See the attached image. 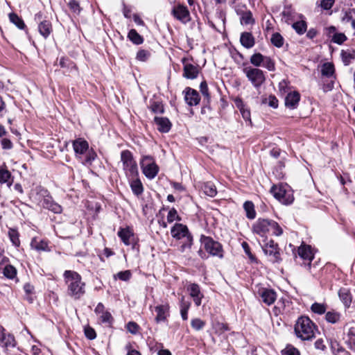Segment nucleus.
Listing matches in <instances>:
<instances>
[{
    "mask_svg": "<svg viewBox=\"0 0 355 355\" xmlns=\"http://www.w3.org/2000/svg\"><path fill=\"white\" fill-rule=\"evenodd\" d=\"M63 278L69 296L79 300L85 295L86 284L82 281V277L78 272L74 270H65Z\"/></svg>",
    "mask_w": 355,
    "mask_h": 355,
    "instance_id": "1",
    "label": "nucleus"
},
{
    "mask_svg": "<svg viewBox=\"0 0 355 355\" xmlns=\"http://www.w3.org/2000/svg\"><path fill=\"white\" fill-rule=\"evenodd\" d=\"M30 198L40 207L49 209L55 214H60L62 211V207L53 200L49 191L42 186L33 189L30 193Z\"/></svg>",
    "mask_w": 355,
    "mask_h": 355,
    "instance_id": "2",
    "label": "nucleus"
},
{
    "mask_svg": "<svg viewBox=\"0 0 355 355\" xmlns=\"http://www.w3.org/2000/svg\"><path fill=\"white\" fill-rule=\"evenodd\" d=\"M254 233L264 236L267 234L280 236L283 233L282 228L275 220L265 218H259L252 225Z\"/></svg>",
    "mask_w": 355,
    "mask_h": 355,
    "instance_id": "3",
    "label": "nucleus"
},
{
    "mask_svg": "<svg viewBox=\"0 0 355 355\" xmlns=\"http://www.w3.org/2000/svg\"><path fill=\"white\" fill-rule=\"evenodd\" d=\"M316 326L306 316H301L297 319L294 327L297 337L302 340H309L315 337Z\"/></svg>",
    "mask_w": 355,
    "mask_h": 355,
    "instance_id": "4",
    "label": "nucleus"
},
{
    "mask_svg": "<svg viewBox=\"0 0 355 355\" xmlns=\"http://www.w3.org/2000/svg\"><path fill=\"white\" fill-rule=\"evenodd\" d=\"M121 161L123 164V168L128 178H135L138 176L139 173L137 164L130 151L128 150L121 151Z\"/></svg>",
    "mask_w": 355,
    "mask_h": 355,
    "instance_id": "5",
    "label": "nucleus"
},
{
    "mask_svg": "<svg viewBox=\"0 0 355 355\" xmlns=\"http://www.w3.org/2000/svg\"><path fill=\"white\" fill-rule=\"evenodd\" d=\"M140 164L143 173L148 179L153 180L156 177L159 172V166L156 164L153 157L143 156Z\"/></svg>",
    "mask_w": 355,
    "mask_h": 355,
    "instance_id": "6",
    "label": "nucleus"
},
{
    "mask_svg": "<svg viewBox=\"0 0 355 355\" xmlns=\"http://www.w3.org/2000/svg\"><path fill=\"white\" fill-rule=\"evenodd\" d=\"M270 192L277 200L284 205H291L294 200L292 191L286 189V186L282 184L272 186Z\"/></svg>",
    "mask_w": 355,
    "mask_h": 355,
    "instance_id": "7",
    "label": "nucleus"
},
{
    "mask_svg": "<svg viewBox=\"0 0 355 355\" xmlns=\"http://www.w3.org/2000/svg\"><path fill=\"white\" fill-rule=\"evenodd\" d=\"M243 73L256 88H259L266 80L263 71L258 68L247 67L243 69Z\"/></svg>",
    "mask_w": 355,
    "mask_h": 355,
    "instance_id": "8",
    "label": "nucleus"
},
{
    "mask_svg": "<svg viewBox=\"0 0 355 355\" xmlns=\"http://www.w3.org/2000/svg\"><path fill=\"white\" fill-rule=\"evenodd\" d=\"M201 244L204 245L205 250L212 256L219 258L223 257V250L220 243L214 241L210 237L201 235Z\"/></svg>",
    "mask_w": 355,
    "mask_h": 355,
    "instance_id": "9",
    "label": "nucleus"
},
{
    "mask_svg": "<svg viewBox=\"0 0 355 355\" xmlns=\"http://www.w3.org/2000/svg\"><path fill=\"white\" fill-rule=\"evenodd\" d=\"M171 236L180 240L181 239H186L187 241V245H191L192 243V236L189 232L187 227L182 223H175L171 230Z\"/></svg>",
    "mask_w": 355,
    "mask_h": 355,
    "instance_id": "10",
    "label": "nucleus"
},
{
    "mask_svg": "<svg viewBox=\"0 0 355 355\" xmlns=\"http://www.w3.org/2000/svg\"><path fill=\"white\" fill-rule=\"evenodd\" d=\"M262 248L265 254L269 257L270 261L275 263L281 260L278 245L273 240L270 239L266 241Z\"/></svg>",
    "mask_w": 355,
    "mask_h": 355,
    "instance_id": "11",
    "label": "nucleus"
},
{
    "mask_svg": "<svg viewBox=\"0 0 355 355\" xmlns=\"http://www.w3.org/2000/svg\"><path fill=\"white\" fill-rule=\"evenodd\" d=\"M257 296L268 306L272 304L277 299L276 292L267 288H259L256 291Z\"/></svg>",
    "mask_w": 355,
    "mask_h": 355,
    "instance_id": "12",
    "label": "nucleus"
},
{
    "mask_svg": "<svg viewBox=\"0 0 355 355\" xmlns=\"http://www.w3.org/2000/svg\"><path fill=\"white\" fill-rule=\"evenodd\" d=\"M117 235L125 245H134L136 244L133 230L129 227L120 228L118 231Z\"/></svg>",
    "mask_w": 355,
    "mask_h": 355,
    "instance_id": "13",
    "label": "nucleus"
},
{
    "mask_svg": "<svg viewBox=\"0 0 355 355\" xmlns=\"http://www.w3.org/2000/svg\"><path fill=\"white\" fill-rule=\"evenodd\" d=\"M172 15L183 23H186L189 20V12L187 8L182 5L175 6L171 11Z\"/></svg>",
    "mask_w": 355,
    "mask_h": 355,
    "instance_id": "14",
    "label": "nucleus"
},
{
    "mask_svg": "<svg viewBox=\"0 0 355 355\" xmlns=\"http://www.w3.org/2000/svg\"><path fill=\"white\" fill-rule=\"evenodd\" d=\"M16 341L12 334L7 333L5 329L0 327V346L4 348L14 347Z\"/></svg>",
    "mask_w": 355,
    "mask_h": 355,
    "instance_id": "15",
    "label": "nucleus"
},
{
    "mask_svg": "<svg viewBox=\"0 0 355 355\" xmlns=\"http://www.w3.org/2000/svg\"><path fill=\"white\" fill-rule=\"evenodd\" d=\"M298 255L304 261H307L309 268L311 266V263L314 258V254L312 251L311 247L309 245L302 244L297 250Z\"/></svg>",
    "mask_w": 355,
    "mask_h": 355,
    "instance_id": "16",
    "label": "nucleus"
},
{
    "mask_svg": "<svg viewBox=\"0 0 355 355\" xmlns=\"http://www.w3.org/2000/svg\"><path fill=\"white\" fill-rule=\"evenodd\" d=\"M327 35L331 37V42L338 44H342L347 40L346 35L343 33H336V27L329 26L327 28Z\"/></svg>",
    "mask_w": 355,
    "mask_h": 355,
    "instance_id": "17",
    "label": "nucleus"
},
{
    "mask_svg": "<svg viewBox=\"0 0 355 355\" xmlns=\"http://www.w3.org/2000/svg\"><path fill=\"white\" fill-rule=\"evenodd\" d=\"M184 100L190 106L198 105L200 102L198 92L190 87H187L184 90Z\"/></svg>",
    "mask_w": 355,
    "mask_h": 355,
    "instance_id": "18",
    "label": "nucleus"
},
{
    "mask_svg": "<svg viewBox=\"0 0 355 355\" xmlns=\"http://www.w3.org/2000/svg\"><path fill=\"white\" fill-rule=\"evenodd\" d=\"M154 122L160 132H168L172 126L171 121L166 117L155 116L154 118Z\"/></svg>",
    "mask_w": 355,
    "mask_h": 355,
    "instance_id": "19",
    "label": "nucleus"
},
{
    "mask_svg": "<svg viewBox=\"0 0 355 355\" xmlns=\"http://www.w3.org/2000/svg\"><path fill=\"white\" fill-rule=\"evenodd\" d=\"M31 248L37 252L46 251L49 252L51 249L49 247L48 241L45 239H41L34 237L31 241Z\"/></svg>",
    "mask_w": 355,
    "mask_h": 355,
    "instance_id": "20",
    "label": "nucleus"
},
{
    "mask_svg": "<svg viewBox=\"0 0 355 355\" xmlns=\"http://www.w3.org/2000/svg\"><path fill=\"white\" fill-rule=\"evenodd\" d=\"M300 99V95L297 92H290L285 98L286 107L293 110L297 107Z\"/></svg>",
    "mask_w": 355,
    "mask_h": 355,
    "instance_id": "21",
    "label": "nucleus"
},
{
    "mask_svg": "<svg viewBox=\"0 0 355 355\" xmlns=\"http://www.w3.org/2000/svg\"><path fill=\"white\" fill-rule=\"evenodd\" d=\"M155 311L157 313L155 317L156 322H164L168 315L169 306L168 304L158 305L155 307Z\"/></svg>",
    "mask_w": 355,
    "mask_h": 355,
    "instance_id": "22",
    "label": "nucleus"
},
{
    "mask_svg": "<svg viewBox=\"0 0 355 355\" xmlns=\"http://www.w3.org/2000/svg\"><path fill=\"white\" fill-rule=\"evenodd\" d=\"M73 148L76 154L83 155L88 150L89 144L87 141L79 138L73 141Z\"/></svg>",
    "mask_w": 355,
    "mask_h": 355,
    "instance_id": "23",
    "label": "nucleus"
},
{
    "mask_svg": "<svg viewBox=\"0 0 355 355\" xmlns=\"http://www.w3.org/2000/svg\"><path fill=\"white\" fill-rule=\"evenodd\" d=\"M128 180L132 193L137 196L141 195L144 192V187L138 176Z\"/></svg>",
    "mask_w": 355,
    "mask_h": 355,
    "instance_id": "24",
    "label": "nucleus"
},
{
    "mask_svg": "<svg viewBox=\"0 0 355 355\" xmlns=\"http://www.w3.org/2000/svg\"><path fill=\"white\" fill-rule=\"evenodd\" d=\"M344 339L347 347L355 352V327H350L347 330Z\"/></svg>",
    "mask_w": 355,
    "mask_h": 355,
    "instance_id": "25",
    "label": "nucleus"
},
{
    "mask_svg": "<svg viewBox=\"0 0 355 355\" xmlns=\"http://www.w3.org/2000/svg\"><path fill=\"white\" fill-rule=\"evenodd\" d=\"M241 44L246 49L252 48L255 43L254 37L251 33H242L240 37Z\"/></svg>",
    "mask_w": 355,
    "mask_h": 355,
    "instance_id": "26",
    "label": "nucleus"
},
{
    "mask_svg": "<svg viewBox=\"0 0 355 355\" xmlns=\"http://www.w3.org/2000/svg\"><path fill=\"white\" fill-rule=\"evenodd\" d=\"M338 295L345 306L349 308L352 303V295L347 288H341L338 291Z\"/></svg>",
    "mask_w": 355,
    "mask_h": 355,
    "instance_id": "27",
    "label": "nucleus"
},
{
    "mask_svg": "<svg viewBox=\"0 0 355 355\" xmlns=\"http://www.w3.org/2000/svg\"><path fill=\"white\" fill-rule=\"evenodd\" d=\"M342 61L345 66L349 65L354 60H355V50L348 49L342 50L340 52Z\"/></svg>",
    "mask_w": 355,
    "mask_h": 355,
    "instance_id": "28",
    "label": "nucleus"
},
{
    "mask_svg": "<svg viewBox=\"0 0 355 355\" xmlns=\"http://www.w3.org/2000/svg\"><path fill=\"white\" fill-rule=\"evenodd\" d=\"M38 31L44 37L47 38L52 32L51 23L49 20H43L38 24Z\"/></svg>",
    "mask_w": 355,
    "mask_h": 355,
    "instance_id": "29",
    "label": "nucleus"
},
{
    "mask_svg": "<svg viewBox=\"0 0 355 355\" xmlns=\"http://www.w3.org/2000/svg\"><path fill=\"white\" fill-rule=\"evenodd\" d=\"M201 190H203L204 193L211 198H213L217 194V189L214 182L211 181L205 182L203 187H201Z\"/></svg>",
    "mask_w": 355,
    "mask_h": 355,
    "instance_id": "30",
    "label": "nucleus"
},
{
    "mask_svg": "<svg viewBox=\"0 0 355 355\" xmlns=\"http://www.w3.org/2000/svg\"><path fill=\"white\" fill-rule=\"evenodd\" d=\"M11 173L6 166H0V184L6 183L8 187L12 184Z\"/></svg>",
    "mask_w": 355,
    "mask_h": 355,
    "instance_id": "31",
    "label": "nucleus"
},
{
    "mask_svg": "<svg viewBox=\"0 0 355 355\" xmlns=\"http://www.w3.org/2000/svg\"><path fill=\"white\" fill-rule=\"evenodd\" d=\"M198 69L191 64H186L184 67V76L187 78L193 79L198 76Z\"/></svg>",
    "mask_w": 355,
    "mask_h": 355,
    "instance_id": "32",
    "label": "nucleus"
},
{
    "mask_svg": "<svg viewBox=\"0 0 355 355\" xmlns=\"http://www.w3.org/2000/svg\"><path fill=\"white\" fill-rule=\"evenodd\" d=\"M201 95L204 97V102L205 103V107L201 110V114L205 112V109L207 107L208 110L210 109L209 106L210 102V96L208 92V87L206 82H201Z\"/></svg>",
    "mask_w": 355,
    "mask_h": 355,
    "instance_id": "33",
    "label": "nucleus"
},
{
    "mask_svg": "<svg viewBox=\"0 0 355 355\" xmlns=\"http://www.w3.org/2000/svg\"><path fill=\"white\" fill-rule=\"evenodd\" d=\"M321 73L323 76L327 78H335V68L331 62H325L322 65Z\"/></svg>",
    "mask_w": 355,
    "mask_h": 355,
    "instance_id": "34",
    "label": "nucleus"
},
{
    "mask_svg": "<svg viewBox=\"0 0 355 355\" xmlns=\"http://www.w3.org/2000/svg\"><path fill=\"white\" fill-rule=\"evenodd\" d=\"M238 14L241 15L240 21L242 25H248L254 23V19L251 11H242L241 12H238Z\"/></svg>",
    "mask_w": 355,
    "mask_h": 355,
    "instance_id": "35",
    "label": "nucleus"
},
{
    "mask_svg": "<svg viewBox=\"0 0 355 355\" xmlns=\"http://www.w3.org/2000/svg\"><path fill=\"white\" fill-rule=\"evenodd\" d=\"M341 314L334 310L329 311L326 313L325 319L326 320L331 324H335L340 320Z\"/></svg>",
    "mask_w": 355,
    "mask_h": 355,
    "instance_id": "36",
    "label": "nucleus"
},
{
    "mask_svg": "<svg viewBox=\"0 0 355 355\" xmlns=\"http://www.w3.org/2000/svg\"><path fill=\"white\" fill-rule=\"evenodd\" d=\"M243 208L246 212V216L249 219H254L256 217L254 205L251 201H246L243 204Z\"/></svg>",
    "mask_w": 355,
    "mask_h": 355,
    "instance_id": "37",
    "label": "nucleus"
},
{
    "mask_svg": "<svg viewBox=\"0 0 355 355\" xmlns=\"http://www.w3.org/2000/svg\"><path fill=\"white\" fill-rule=\"evenodd\" d=\"M128 39L135 44L139 45L144 42V38L136 30L131 29L128 34Z\"/></svg>",
    "mask_w": 355,
    "mask_h": 355,
    "instance_id": "38",
    "label": "nucleus"
},
{
    "mask_svg": "<svg viewBox=\"0 0 355 355\" xmlns=\"http://www.w3.org/2000/svg\"><path fill=\"white\" fill-rule=\"evenodd\" d=\"M9 19H10V21L12 24H14L18 28H19L21 30H24L26 28L24 21L17 14L13 13V12L10 13Z\"/></svg>",
    "mask_w": 355,
    "mask_h": 355,
    "instance_id": "39",
    "label": "nucleus"
},
{
    "mask_svg": "<svg viewBox=\"0 0 355 355\" xmlns=\"http://www.w3.org/2000/svg\"><path fill=\"white\" fill-rule=\"evenodd\" d=\"M8 236L15 247L17 248L20 245L19 234L17 230L10 228L8 230Z\"/></svg>",
    "mask_w": 355,
    "mask_h": 355,
    "instance_id": "40",
    "label": "nucleus"
},
{
    "mask_svg": "<svg viewBox=\"0 0 355 355\" xmlns=\"http://www.w3.org/2000/svg\"><path fill=\"white\" fill-rule=\"evenodd\" d=\"M188 290L190 293L191 297H193V300L197 306L200 305V297H198V294L200 293V287L198 284H191Z\"/></svg>",
    "mask_w": 355,
    "mask_h": 355,
    "instance_id": "41",
    "label": "nucleus"
},
{
    "mask_svg": "<svg viewBox=\"0 0 355 355\" xmlns=\"http://www.w3.org/2000/svg\"><path fill=\"white\" fill-rule=\"evenodd\" d=\"M292 27L297 34L302 35L306 31L307 24L305 21L301 20L293 23Z\"/></svg>",
    "mask_w": 355,
    "mask_h": 355,
    "instance_id": "42",
    "label": "nucleus"
},
{
    "mask_svg": "<svg viewBox=\"0 0 355 355\" xmlns=\"http://www.w3.org/2000/svg\"><path fill=\"white\" fill-rule=\"evenodd\" d=\"M149 109L154 114H164V107L162 102L159 101H150Z\"/></svg>",
    "mask_w": 355,
    "mask_h": 355,
    "instance_id": "43",
    "label": "nucleus"
},
{
    "mask_svg": "<svg viewBox=\"0 0 355 355\" xmlns=\"http://www.w3.org/2000/svg\"><path fill=\"white\" fill-rule=\"evenodd\" d=\"M270 42L275 46L281 48L284 45V39L280 33H275L271 36Z\"/></svg>",
    "mask_w": 355,
    "mask_h": 355,
    "instance_id": "44",
    "label": "nucleus"
},
{
    "mask_svg": "<svg viewBox=\"0 0 355 355\" xmlns=\"http://www.w3.org/2000/svg\"><path fill=\"white\" fill-rule=\"evenodd\" d=\"M3 274L7 278L12 279L17 275V270L13 266L8 264L4 267Z\"/></svg>",
    "mask_w": 355,
    "mask_h": 355,
    "instance_id": "45",
    "label": "nucleus"
},
{
    "mask_svg": "<svg viewBox=\"0 0 355 355\" xmlns=\"http://www.w3.org/2000/svg\"><path fill=\"white\" fill-rule=\"evenodd\" d=\"M265 56L260 53H254L250 59V63L258 67L263 64Z\"/></svg>",
    "mask_w": 355,
    "mask_h": 355,
    "instance_id": "46",
    "label": "nucleus"
},
{
    "mask_svg": "<svg viewBox=\"0 0 355 355\" xmlns=\"http://www.w3.org/2000/svg\"><path fill=\"white\" fill-rule=\"evenodd\" d=\"M311 310L315 313L322 315L326 312L327 305L325 304L315 302L311 305Z\"/></svg>",
    "mask_w": 355,
    "mask_h": 355,
    "instance_id": "47",
    "label": "nucleus"
},
{
    "mask_svg": "<svg viewBox=\"0 0 355 355\" xmlns=\"http://www.w3.org/2000/svg\"><path fill=\"white\" fill-rule=\"evenodd\" d=\"M151 53L146 49H140L137 51L136 59L140 62H146L150 57Z\"/></svg>",
    "mask_w": 355,
    "mask_h": 355,
    "instance_id": "48",
    "label": "nucleus"
},
{
    "mask_svg": "<svg viewBox=\"0 0 355 355\" xmlns=\"http://www.w3.org/2000/svg\"><path fill=\"white\" fill-rule=\"evenodd\" d=\"M189 308V303L184 301V297L181 298V305H180V313L182 318L184 320H187L188 319V310Z\"/></svg>",
    "mask_w": 355,
    "mask_h": 355,
    "instance_id": "49",
    "label": "nucleus"
},
{
    "mask_svg": "<svg viewBox=\"0 0 355 355\" xmlns=\"http://www.w3.org/2000/svg\"><path fill=\"white\" fill-rule=\"evenodd\" d=\"M131 277H132V273H131L130 270H129L119 272L118 273H116V275H114V278L115 279H120L121 281H124V282L129 281L130 279L131 278Z\"/></svg>",
    "mask_w": 355,
    "mask_h": 355,
    "instance_id": "50",
    "label": "nucleus"
},
{
    "mask_svg": "<svg viewBox=\"0 0 355 355\" xmlns=\"http://www.w3.org/2000/svg\"><path fill=\"white\" fill-rule=\"evenodd\" d=\"M24 291L26 294V299L30 302H33V297L31 296L34 292V286L30 283H26L24 285Z\"/></svg>",
    "mask_w": 355,
    "mask_h": 355,
    "instance_id": "51",
    "label": "nucleus"
},
{
    "mask_svg": "<svg viewBox=\"0 0 355 355\" xmlns=\"http://www.w3.org/2000/svg\"><path fill=\"white\" fill-rule=\"evenodd\" d=\"M175 220L180 221L181 218L178 216L177 210L175 208H172L168 213L167 222L171 223Z\"/></svg>",
    "mask_w": 355,
    "mask_h": 355,
    "instance_id": "52",
    "label": "nucleus"
},
{
    "mask_svg": "<svg viewBox=\"0 0 355 355\" xmlns=\"http://www.w3.org/2000/svg\"><path fill=\"white\" fill-rule=\"evenodd\" d=\"M263 66L270 71H274L275 70V62L270 57L265 56Z\"/></svg>",
    "mask_w": 355,
    "mask_h": 355,
    "instance_id": "53",
    "label": "nucleus"
},
{
    "mask_svg": "<svg viewBox=\"0 0 355 355\" xmlns=\"http://www.w3.org/2000/svg\"><path fill=\"white\" fill-rule=\"evenodd\" d=\"M283 355H300V352L295 347L288 345L283 351Z\"/></svg>",
    "mask_w": 355,
    "mask_h": 355,
    "instance_id": "54",
    "label": "nucleus"
},
{
    "mask_svg": "<svg viewBox=\"0 0 355 355\" xmlns=\"http://www.w3.org/2000/svg\"><path fill=\"white\" fill-rule=\"evenodd\" d=\"M68 6L71 10L74 13L79 14L81 9L79 3L76 0H70Z\"/></svg>",
    "mask_w": 355,
    "mask_h": 355,
    "instance_id": "55",
    "label": "nucleus"
},
{
    "mask_svg": "<svg viewBox=\"0 0 355 355\" xmlns=\"http://www.w3.org/2000/svg\"><path fill=\"white\" fill-rule=\"evenodd\" d=\"M101 322L103 324H110L113 321V318L111 313L109 311L104 313L103 315H100Z\"/></svg>",
    "mask_w": 355,
    "mask_h": 355,
    "instance_id": "56",
    "label": "nucleus"
},
{
    "mask_svg": "<svg viewBox=\"0 0 355 355\" xmlns=\"http://www.w3.org/2000/svg\"><path fill=\"white\" fill-rule=\"evenodd\" d=\"M127 330L132 334H137L139 330V325L135 322H129L126 325Z\"/></svg>",
    "mask_w": 355,
    "mask_h": 355,
    "instance_id": "57",
    "label": "nucleus"
},
{
    "mask_svg": "<svg viewBox=\"0 0 355 355\" xmlns=\"http://www.w3.org/2000/svg\"><path fill=\"white\" fill-rule=\"evenodd\" d=\"M0 142L2 148L5 150H10L13 146L12 141L8 138L1 139Z\"/></svg>",
    "mask_w": 355,
    "mask_h": 355,
    "instance_id": "58",
    "label": "nucleus"
},
{
    "mask_svg": "<svg viewBox=\"0 0 355 355\" xmlns=\"http://www.w3.org/2000/svg\"><path fill=\"white\" fill-rule=\"evenodd\" d=\"M85 336L89 340H93L96 337V334L94 329L91 327L85 329Z\"/></svg>",
    "mask_w": 355,
    "mask_h": 355,
    "instance_id": "59",
    "label": "nucleus"
},
{
    "mask_svg": "<svg viewBox=\"0 0 355 355\" xmlns=\"http://www.w3.org/2000/svg\"><path fill=\"white\" fill-rule=\"evenodd\" d=\"M335 0H321L320 6L324 10H329L334 5Z\"/></svg>",
    "mask_w": 355,
    "mask_h": 355,
    "instance_id": "60",
    "label": "nucleus"
},
{
    "mask_svg": "<svg viewBox=\"0 0 355 355\" xmlns=\"http://www.w3.org/2000/svg\"><path fill=\"white\" fill-rule=\"evenodd\" d=\"M242 245V248H243L245 254L248 256V257L251 259V260H254L255 258L253 256V254L251 253V251H250V248L248 245V243L245 241H243L241 244Z\"/></svg>",
    "mask_w": 355,
    "mask_h": 355,
    "instance_id": "61",
    "label": "nucleus"
},
{
    "mask_svg": "<svg viewBox=\"0 0 355 355\" xmlns=\"http://www.w3.org/2000/svg\"><path fill=\"white\" fill-rule=\"evenodd\" d=\"M96 157V153L93 150H89L86 155L85 163L91 164Z\"/></svg>",
    "mask_w": 355,
    "mask_h": 355,
    "instance_id": "62",
    "label": "nucleus"
},
{
    "mask_svg": "<svg viewBox=\"0 0 355 355\" xmlns=\"http://www.w3.org/2000/svg\"><path fill=\"white\" fill-rule=\"evenodd\" d=\"M241 113L242 114L243 118L248 121H250L251 123V119H250V112L249 110L244 108L242 107L240 109Z\"/></svg>",
    "mask_w": 355,
    "mask_h": 355,
    "instance_id": "63",
    "label": "nucleus"
},
{
    "mask_svg": "<svg viewBox=\"0 0 355 355\" xmlns=\"http://www.w3.org/2000/svg\"><path fill=\"white\" fill-rule=\"evenodd\" d=\"M268 105L269 106L277 108L278 107V100L275 96H269L268 97Z\"/></svg>",
    "mask_w": 355,
    "mask_h": 355,
    "instance_id": "64",
    "label": "nucleus"
}]
</instances>
